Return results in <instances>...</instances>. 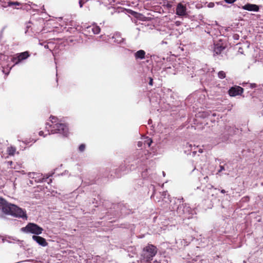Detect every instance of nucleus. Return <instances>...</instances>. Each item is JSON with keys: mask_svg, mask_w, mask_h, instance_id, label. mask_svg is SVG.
<instances>
[{"mask_svg": "<svg viewBox=\"0 0 263 263\" xmlns=\"http://www.w3.org/2000/svg\"><path fill=\"white\" fill-rule=\"evenodd\" d=\"M3 212L7 214L12 216L27 218V215L25 211L17 206L8 203L3 208Z\"/></svg>", "mask_w": 263, "mask_h": 263, "instance_id": "obj_1", "label": "nucleus"}, {"mask_svg": "<svg viewBox=\"0 0 263 263\" xmlns=\"http://www.w3.org/2000/svg\"><path fill=\"white\" fill-rule=\"evenodd\" d=\"M157 250L153 245H148L144 248L142 255L141 262L148 263L156 254Z\"/></svg>", "mask_w": 263, "mask_h": 263, "instance_id": "obj_2", "label": "nucleus"}, {"mask_svg": "<svg viewBox=\"0 0 263 263\" xmlns=\"http://www.w3.org/2000/svg\"><path fill=\"white\" fill-rule=\"evenodd\" d=\"M21 231L24 233H31L34 234V235H38L42 233L43 229L36 224L29 223L26 227L21 228Z\"/></svg>", "mask_w": 263, "mask_h": 263, "instance_id": "obj_3", "label": "nucleus"}, {"mask_svg": "<svg viewBox=\"0 0 263 263\" xmlns=\"http://www.w3.org/2000/svg\"><path fill=\"white\" fill-rule=\"evenodd\" d=\"M55 130V133H59L64 135H66L68 133V128L66 126L63 124H57L53 127Z\"/></svg>", "mask_w": 263, "mask_h": 263, "instance_id": "obj_4", "label": "nucleus"}, {"mask_svg": "<svg viewBox=\"0 0 263 263\" xmlns=\"http://www.w3.org/2000/svg\"><path fill=\"white\" fill-rule=\"evenodd\" d=\"M243 88L240 86H234L231 87L229 90V94L231 97H235L240 95L243 92Z\"/></svg>", "mask_w": 263, "mask_h": 263, "instance_id": "obj_5", "label": "nucleus"}, {"mask_svg": "<svg viewBox=\"0 0 263 263\" xmlns=\"http://www.w3.org/2000/svg\"><path fill=\"white\" fill-rule=\"evenodd\" d=\"M186 7L181 3H179L176 8V14L179 16H183L186 14Z\"/></svg>", "mask_w": 263, "mask_h": 263, "instance_id": "obj_6", "label": "nucleus"}, {"mask_svg": "<svg viewBox=\"0 0 263 263\" xmlns=\"http://www.w3.org/2000/svg\"><path fill=\"white\" fill-rule=\"evenodd\" d=\"M29 55V53L27 51L21 53L17 58H13L12 61L15 62V64H17L22 60L27 59Z\"/></svg>", "mask_w": 263, "mask_h": 263, "instance_id": "obj_7", "label": "nucleus"}, {"mask_svg": "<svg viewBox=\"0 0 263 263\" xmlns=\"http://www.w3.org/2000/svg\"><path fill=\"white\" fill-rule=\"evenodd\" d=\"M242 8L246 10L254 12H258L259 10V7L258 5L252 4H247L243 6Z\"/></svg>", "mask_w": 263, "mask_h": 263, "instance_id": "obj_8", "label": "nucleus"}, {"mask_svg": "<svg viewBox=\"0 0 263 263\" xmlns=\"http://www.w3.org/2000/svg\"><path fill=\"white\" fill-rule=\"evenodd\" d=\"M32 239L33 240L35 241L39 245H41L42 247H46L48 245V243L47 242L46 239L43 237H42L39 236L33 235L32 236Z\"/></svg>", "mask_w": 263, "mask_h": 263, "instance_id": "obj_9", "label": "nucleus"}, {"mask_svg": "<svg viewBox=\"0 0 263 263\" xmlns=\"http://www.w3.org/2000/svg\"><path fill=\"white\" fill-rule=\"evenodd\" d=\"M145 52L143 50H140L135 54L136 59H143L145 58Z\"/></svg>", "mask_w": 263, "mask_h": 263, "instance_id": "obj_10", "label": "nucleus"}, {"mask_svg": "<svg viewBox=\"0 0 263 263\" xmlns=\"http://www.w3.org/2000/svg\"><path fill=\"white\" fill-rule=\"evenodd\" d=\"M16 149L13 147H9L7 148V152L10 155H13L15 153Z\"/></svg>", "mask_w": 263, "mask_h": 263, "instance_id": "obj_11", "label": "nucleus"}, {"mask_svg": "<svg viewBox=\"0 0 263 263\" xmlns=\"http://www.w3.org/2000/svg\"><path fill=\"white\" fill-rule=\"evenodd\" d=\"M92 31L95 34H98L100 31V28L99 26H94L92 28Z\"/></svg>", "mask_w": 263, "mask_h": 263, "instance_id": "obj_12", "label": "nucleus"}, {"mask_svg": "<svg viewBox=\"0 0 263 263\" xmlns=\"http://www.w3.org/2000/svg\"><path fill=\"white\" fill-rule=\"evenodd\" d=\"M8 202H7L5 200L0 198V207L2 206V208L5 206L6 204H7Z\"/></svg>", "mask_w": 263, "mask_h": 263, "instance_id": "obj_13", "label": "nucleus"}, {"mask_svg": "<svg viewBox=\"0 0 263 263\" xmlns=\"http://www.w3.org/2000/svg\"><path fill=\"white\" fill-rule=\"evenodd\" d=\"M218 77L220 79H223L226 77V73L223 71H220L218 73Z\"/></svg>", "mask_w": 263, "mask_h": 263, "instance_id": "obj_14", "label": "nucleus"}, {"mask_svg": "<svg viewBox=\"0 0 263 263\" xmlns=\"http://www.w3.org/2000/svg\"><path fill=\"white\" fill-rule=\"evenodd\" d=\"M50 119L52 123H55L58 120L57 118L53 116H51Z\"/></svg>", "mask_w": 263, "mask_h": 263, "instance_id": "obj_15", "label": "nucleus"}, {"mask_svg": "<svg viewBox=\"0 0 263 263\" xmlns=\"http://www.w3.org/2000/svg\"><path fill=\"white\" fill-rule=\"evenodd\" d=\"M145 142L147 144L148 146H150L152 143V140L151 139H147Z\"/></svg>", "mask_w": 263, "mask_h": 263, "instance_id": "obj_16", "label": "nucleus"}, {"mask_svg": "<svg viewBox=\"0 0 263 263\" xmlns=\"http://www.w3.org/2000/svg\"><path fill=\"white\" fill-rule=\"evenodd\" d=\"M85 148V146L84 144H81L80 146H79V150L81 152H83L84 149Z\"/></svg>", "mask_w": 263, "mask_h": 263, "instance_id": "obj_17", "label": "nucleus"}, {"mask_svg": "<svg viewBox=\"0 0 263 263\" xmlns=\"http://www.w3.org/2000/svg\"><path fill=\"white\" fill-rule=\"evenodd\" d=\"M17 5V6H18L20 5V3H18V2H10V3H9V6H11V5Z\"/></svg>", "mask_w": 263, "mask_h": 263, "instance_id": "obj_18", "label": "nucleus"}, {"mask_svg": "<svg viewBox=\"0 0 263 263\" xmlns=\"http://www.w3.org/2000/svg\"><path fill=\"white\" fill-rule=\"evenodd\" d=\"M214 6V3H210L208 5V7L209 8H213Z\"/></svg>", "mask_w": 263, "mask_h": 263, "instance_id": "obj_19", "label": "nucleus"}, {"mask_svg": "<svg viewBox=\"0 0 263 263\" xmlns=\"http://www.w3.org/2000/svg\"><path fill=\"white\" fill-rule=\"evenodd\" d=\"M190 147H191V151H195L196 148L198 147V146H196L195 145L192 146V145H190Z\"/></svg>", "mask_w": 263, "mask_h": 263, "instance_id": "obj_20", "label": "nucleus"}, {"mask_svg": "<svg viewBox=\"0 0 263 263\" xmlns=\"http://www.w3.org/2000/svg\"><path fill=\"white\" fill-rule=\"evenodd\" d=\"M236 0H225L226 2L229 4H232L234 3Z\"/></svg>", "mask_w": 263, "mask_h": 263, "instance_id": "obj_21", "label": "nucleus"}, {"mask_svg": "<svg viewBox=\"0 0 263 263\" xmlns=\"http://www.w3.org/2000/svg\"><path fill=\"white\" fill-rule=\"evenodd\" d=\"M79 4H80V7H82L83 3V2H82V0H80V1H79Z\"/></svg>", "mask_w": 263, "mask_h": 263, "instance_id": "obj_22", "label": "nucleus"}, {"mask_svg": "<svg viewBox=\"0 0 263 263\" xmlns=\"http://www.w3.org/2000/svg\"><path fill=\"white\" fill-rule=\"evenodd\" d=\"M138 145L139 147H141L142 145V143L141 142H139L138 143Z\"/></svg>", "mask_w": 263, "mask_h": 263, "instance_id": "obj_23", "label": "nucleus"}, {"mask_svg": "<svg viewBox=\"0 0 263 263\" xmlns=\"http://www.w3.org/2000/svg\"><path fill=\"white\" fill-rule=\"evenodd\" d=\"M39 135L40 136H43V132L41 131L39 132Z\"/></svg>", "mask_w": 263, "mask_h": 263, "instance_id": "obj_24", "label": "nucleus"}, {"mask_svg": "<svg viewBox=\"0 0 263 263\" xmlns=\"http://www.w3.org/2000/svg\"><path fill=\"white\" fill-rule=\"evenodd\" d=\"M153 263H161L160 261H158L157 260H155Z\"/></svg>", "mask_w": 263, "mask_h": 263, "instance_id": "obj_25", "label": "nucleus"}, {"mask_svg": "<svg viewBox=\"0 0 263 263\" xmlns=\"http://www.w3.org/2000/svg\"><path fill=\"white\" fill-rule=\"evenodd\" d=\"M152 83H153V80L152 79H151V80H150V82H149V84L150 85H152Z\"/></svg>", "mask_w": 263, "mask_h": 263, "instance_id": "obj_26", "label": "nucleus"}, {"mask_svg": "<svg viewBox=\"0 0 263 263\" xmlns=\"http://www.w3.org/2000/svg\"><path fill=\"white\" fill-rule=\"evenodd\" d=\"M198 151L200 153H202V150L201 148H199Z\"/></svg>", "mask_w": 263, "mask_h": 263, "instance_id": "obj_27", "label": "nucleus"}, {"mask_svg": "<svg viewBox=\"0 0 263 263\" xmlns=\"http://www.w3.org/2000/svg\"><path fill=\"white\" fill-rule=\"evenodd\" d=\"M221 192L222 193H226V191H225V190H222L221 191Z\"/></svg>", "mask_w": 263, "mask_h": 263, "instance_id": "obj_28", "label": "nucleus"}, {"mask_svg": "<svg viewBox=\"0 0 263 263\" xmlns=\"http://www.w3.org/2000/svg\"><path fill=\"white\" fill-rule=\"evenodd\" d=\"M122 39H121L120 41H118L119 43L121 42Z\"/></svg>", "mask_w": 263, "mask_h": 263, "instance_id": "obj_29", "label": "nucleus"}, {"mask_svg": "<svg viewBox=\"0 0 263 263\" xmlns=\"http://www.w3.org/2000/svg\"><path fill=\"white\" fill-rule=\"evenodd\" d=\"M223 170V167H221V170Z\"/></svg>", "mask_w": 263, "mask_h": 263, "instance_id": "obj_30", "label": "nucleus"}]
</instances>
